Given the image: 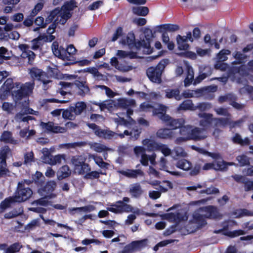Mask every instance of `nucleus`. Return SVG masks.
<instances>
[{
  "label": "nucleus",
  "mask_w": 253,
  "mask_h": 253,
  "mask_svg": "<svg viewBox=\"0 0 253 253\" xmlns=\"http://www.w3.org/2000/svg\"><path fill=\"white\" fill-rule=\"evenodd\" d=\"M76 7L77 3L75 0L67 1L60 8H56L52 10L47 17L46 21L55 20V22L63 25L71 17V11Z\"/></svg>",
  "instance_id": "nucleus-1"
},
{
  "label": "nucleus",
  "mask_w": 253,
  "mask_h": 253,
  "mask_svg": "<svg viewBox=\"0 0 253 253\" xmlns=\"http://www.w3.org/2000/svg\"><path fill=\"white\" fill-rule=\"evenodd\" d=\"M34 86L35 82L34 80L25 84L19 82L15 83L14 90L12 91V93L15 102L17 103L23 97L31 94Z\"/></svg>",
  "instance_id": "nucleus-2"
},
{
  "label": "nucleus",
  "mask_w": 253,
  "mask_h": 253,
  "mask_svg": "<svg viewBox=\"0 0 253 253\" xmlns=\"http://www.w3.org/2000/svg\"><path fill=\"white\" fill-rule=\"evenodd\" d=\"M217 216L216 208L213 206L205 207L200 208L193 213V220L199 225L203 226L206 224L204 217L216 218Z\"/></svg>",
  "instance_id": "nucleus-3"
},
{
  "label": "nucleus",
  "mask_w": 253,
  "mask_h": 253,
  "mask_svg": "<svg viewBox=\"0 0 253 253\" xmlns=\"http://www.w3.org/2000/svg\"><path fill=\"white\" fill-rule=\"evenodd\" d=\"M169 60L164 59L160 62L156 67H150L147 71V75L153 82L160 84L161 83V76L166 66L168 64Z\"/></svg>",
  "instance_id": "nucleus-4"
},
{
  "label": "nucleus",
  "mask_w": 253,
  "mask_h": 253,
  "mask_svg": "<svg viewBox=\"0 0 253 253\" xmlns=\"http://www.w3.org/2000/svg\"><path fill=\"white\" fill-rule=\"evenodd\" d=\"M29 184V181L24 180L19 182L17 191L14 196L17 202H22L29 199L33 194L32 190L28 187H26L25 183Z\"/></svg>",
  "instance_id": "nucleus-5"
},
{
  "label": "nucleus",
  "mask_w": 253,
  "mask_h": 253,
  "mask_svg": "<svg viewBox=\"0 0 253 253\" xmlns=\"http://www.w3.org/2000/svg\"><path fill=\"white\" fill-rule=\"evenodd\" d=\"M38 112L34 111L30 108H25L20 112L16 114L14 117V120L18 124V128L19 129L21 127L26 126L28 121L32 119V117L30 116H27V114L38 115Z\"/></svg>",
  "instance_id": "nucleus-6"
},
{
  "label": "nucleus",
  "mask_w": 253,
  "mask_h": 253,
  "mask_svg": "<svg viewBox=\"0 0 253 253\" xmlns=\"http://www.w3.org/2000/svg\"><path fill=\"white\" fill-rule=\"evenodd\" d=\"M162 112L159 115V118L163 121L166 125L170 127V129H175L183 126L185 123V121L183 118L177 119H173L169 115Z\"/></svg>",
  "instance_id": "nucleus-7"
},
{
  "label": "nucleus",
  "mask_w": 253,
  "mask_h": 253,
  "mask_svg": "<svg viewBox=\"0 0 253 253\" xmlns=\"http://www.w3.org/2000/svg\"><path fill=\"white\" fill-rule=\"evenodd\" d=\"M116 103V107L126 109V114L127 117L131 120L133 123H135L134 120L130 118V116L133 114V111L131 108H133L136 106L135 101L133 99H127L126 98H119Z\"/></svg>",
  "instance_id": "nucleus-8"
},
{
  "label": "nucleus",
  "mask_w": 253,
  "mask_h": 253,
  "mask_svg": "<svg viewBox=\"0 0 253 253\" xmlns=\"http://www.w3.org/2000/svg\"><path fill=\"white\" fill-rule=\"evenodd\" d=\"M28 72L32 79H37L42 83L44 89L48 88L46 85L51 82V81L48 79L46 73L36 67L28 69Z\"/></svg>",
  "instance_id": "nucleus-9"
},
{
  "label": "nucleus",
  "mask_w": 253,
  "mask_h": 253,
  "mask_svg": "<svg viewBox=\"0 0 253 253\" xmlns=\"http://www.w3.org/2000/svg\"><path fill=\"white\" fill-rule=\"evenodd\" d=\"M87 126L93 130L95 134L99 137L105 139H110L112 138H116L119 136V133H116L108 129H102L94 124H88Z\"/></svg>",
  "instance_id": "nucleus-10"
},
{
  "label": "nucleus",
  "mask_w": 253,
  "mask_h": 253,
  "mask_svg": "<svg viewBox=\"0 0 253 253\" xmlns=\"http://www.w3.org/2000/svg\"><path fill=\"white\" fill-rule=\"evenodd\" d=\"M168 107L162 104H158L152 106L148 102L142 103L140 106V111L144 112L152 111L153 115H156L159 118V115L162 112H166Z\"/></svg>",
  "instance_id": "nucleus-11"
},
{
  "label": "nucleus",
  "mask_w": 253,
  "mask_h": 253,
  "mask_svg": "<svg viewBox=\"0 0 253 253\" xmlns=\"http://www.w3.org/2000/svg\"><path fill=\"white\" fill-rule=\"evenodd\" d=\"M71 162L75 167L76 172L81 174L88 171V165L84 163L85 159L83 157L75 156L72 158Z\"/></svg>",
  "instance_id": "nucleus-12"
},
{
  "label": "nucleus",
  "mask_w": 253,
  "mask_h": 253,
  "mask_svg": "<svg viewBox=\"0 0 253 253\" xmlns=\"http://www.w3.org/2000/svg\"><path fill=\"white\" fill-rule=\"evenodd\" d=\"M56 187V183L54 181H49L44 186L39 189L38 193L41 196L48 198L49 199L54 198L56 195L52 192L55 190Z\"/></svg>",
  "instance_id": "nucleus-13"
},
{
  "label": "nucleus",
  "mask_w": 253,
  "mask_h": 253,
  "mask_svg": "<svg viewBox=\"0 0 253 253\" xmlns=\"http://www.w3.org/2000/svg\"><path fill=\"white\" fill-rule=\"evenodd\" d=\"M107 210L116 213H121L123 212H132L133 208L130 205L124 203L123 201H119L116 205L107 208Z\"/></svg>",
  "instance_id": "nucleus-14"
},
{
  "label": "nucleus",
  "mask_w": 253,
  "mask_h": 253,
  "mask_svg": "<svg viewBox=\"0 0 253 253\" xmlns=\"http://www.w3.org/2000/svg\"><path fill=\"white\" fill-rule=\"evenodd\" d=\"M192 126H191L187 125L183 126H182L180 129L181 136L177 138L175 140V143L180 144L188 140L192 139Z\"/></svg>",
  "instance_id": "nucleus-15"
},
{
  "label": "nucleus",
  "mask_w": 253,
  "mask_h": 253,
  "mask_svg": "<svg viewBox=\"0 0 253 253\" xmlns=\"http://www.w3.org/2000/svg\"><path fill=\"white\" fill-rule=\"evenodd\" d=\"M198 117L200 118L199 125L203 127L204 130L209 128L214 122V118H213V115L211 114L199 113Z\"/></svg>",
  "instance_id": "nucleus-16"
},
{
  "label": "nucleus",
  "mask_w": 253,
  "mask_h": 253,
  "mask_svg": "<svg viewBox=\"0 0 253 253\" xmlns=\"http://www.w3.org/2000/svg\"><path fill=\"white\" fill-rule=\"evenodd\" d=\"M15 83L13 84V80L11 78L7 79L4 82L0 89V98L2 100L5 99L7 95L11 89L14 90Z\"/></svg>",
  "instance_id": "nucleus-17"
},
{
  "label": "nucleus",
  "mask_w": 253,
  "mask_h": 253,
  "mask_svg": "<svg viewBox=\"0 0 253 253\" xmlns=\"http://www.w3.org/2000/svg\"><path fill=\"white\" fill-rule=\"evenodd\" d=\"M19 48L22 52L21 56L23 58H27L28 59V63L32 64L35 59L36 55L31 50H29V47L26 44H21L18 46Z\"/></svg>",
  "instance_id": "nucleus-18"
},
{
  "label": "nucleus",
  "mask_w": 253,
  "mask_h": 253,
  "mask_svg": "<svg viewBox=\"0 0 253 253\" xmlns=\"http://www.w3.org/2000/svg\"><path fill=\"white\" fill-rule=\"evenodd\" d=\"M51 48L53 54L59 58L63 60L67 59L69 56L67 55V53L65 49L61 46H59V44L57 42H53Z\"/></svg>",
  "instance_id": "nucleus-19"
},
{
  "label": "nucleus",
  "mask_w": 253,
  "mask_h": 253,
  "mask_svg": "<svg viewBox=\"0 0 253 253\" xmlns=\"http://www.w3.org/2000/svg\"><path fill=\"white\" fill-rule=\"evenodd\" d=\"M148 243L147 239H143L139 241H135L131 242L125 248L126 251L132 252L133 251H139L145 247Z\"/></svg>",
  "instance_id": "nucleus-20"
},
{
  "label": "nucleus",
  "mask_w": 253,
  "mask_h": 253,
  "mask_svg": "<svg viewBox=\"0 0 253 253\" xmlns=\"http://www.w3.org/2000/svg\"><path fill=\"white\" fill-rule=\"evenodd\" d=\"M41 126L42 128L54 133H64L66 132V128L55 125L53 123L51 122L47 123L42 122Z\"/></svg>",
  "instance_id": "nucleus-21"
},
{
  "label": "nucleus",
  "mask_w": 253,
  "mask_h": 253,
  "mask_svg": "<svg viewBox=\"0 0 253 253\" xmlns=\"http://www.w3.org/2000/svg\"><path fill=\"white\" fill-rule=\"evenodd\" d=\"M93 104L99 107L101 111H104L105 109L111 111L116 107V103L115 100H106L101 102H93Z\"/></svg>",
  "instance_id": "nucleus-22"
},
{
  "label": "nucleus",
  "mask_w": 253,
  "mask_h": 253,
  "mask_svg": "<svg viewBox=\"0 0 253 253\" xmlns=\"http://www.w3.org/2000/svg\"><path fill=\"white\" fill-rule=\"evenodd\" d=\"M191 135L192 139L196 140L204 139L207 137L205 130L198 127H192Z\"/></svg>",
  "instance_id": "nucleus-23"
},
{
  "label": "nucleus",
  "mask_w": 253,
  "mask_h": 253,
  "mask_svg": "<svg viewBox=\"0 0 253 253\" xmlns=\"http://www.w3.org/2000/svg\"><path fill=\"white\" fill-rule=\"evenodd\" d=\"M157 164L159 166V169L162 170H165L172 175L179 176L180 173L177 171H171L169 167L167 165V160L164 157H161L160 160L158 161Z\"/></svg>",
  "instance_id": "nucleus-24"
},
{
  "label": "nucleus",
  "mask_w": 253,
  "mask_h": 253,
  "mask_svg": "<svg viewBox=\"0 0 253 253\" xmlns=\"http://www.w3.org/2000/svg\"><path fill=\"white\" fill-rule=\"evenodd\" d=\"M156 135L161 139H171L174 136V132L169 128H162L157 131Z\"/></svg>",
  "instance_id": "nucleus-25"
},
{
  "label": "nucleus",
  "mask_w": 253,
  "mask_h": 253,
  "mask_svg": "<svg viewBox=\"0 0 253 253\" xmlns=\"http://www.w3.org/2000/svg\"><path fill=\"white\" fill-rule=\"evenodd\" d=\"M129 192L132 197L138 198L143 193L144 191L141 185L139 183H136L129 186Z\"/></svg>",
  "instance_id": "nucleus-26"
},
{
  "label": "nucleus",
  "mask_w": 253,
  "mask_h": 253,
  "mask_svg": "<svg viewBox=\"0 0 253 253\" xmlns=\"http://www.w3.org/2000/svg\"><path fill=\"white\" fill-rule=\"evenodd\" d=\"M0 141L5 143L11 144H17L18 143V140H15L12 136L10 131H4L0 137Z\"/></svg>",
  "instance_id": "nucleus-27"
},
{
  "label": "nucleus",
  "mask_w": 253,
  "mask_h": 253,
  "mask_svg": "<svg viewBox=\"0 0 253 253\" xmlns=\"http://www.w3.org/2000/svg\"><path fill=\"white\" fill-rule=\"evenodd\" d=\"M246 66H240V67H233V72L234 74L238 73L242 76H246L248 74L249 71H252L253 72V60L250 61L248 63V69H246Z\"/></svg>",
  "instance_id": "nucleus-28"
},
{
  "label": "nucleus",
  "mask_w": 253,
  "mask_h": 253,
  "mask_svg": "<svg viewBox=\"0 0 253 253\" xmlns=\"http://www.w3.org/2000/svg\"><path fill=\"white\" fill-rule=\"evenodd\" d=\"M214 169L217 170H225L229 166L236 165L233 162L227 163L220 158L214 161Z\"/></svg>",
  "instance_id": "nucleus-29"
},
{
  "label": "nucleus",
  "mask_w": 253,
  "mask_h": 253,
  "mask_svg": "<svg viewBox=\"0 0 253 253\" xmlns=\"http://www.w3.org/2000/svg\"><path fill=\"white\" fill-rule=\"evenodd\" d=\"M141 133L140 129L137 127L133 128L131 130H125L123 133H120L118 135L121 138H124L125 135L130 136L131 138L136 140L138 138L139 134Z\"/></svg>",
  "instance_id": "nucleus-30"
},
{
  "label": "nucleus",
  "mask_w": 253,
  "mask_h": 253,
  "mask_svg": "<svg viewBox=\"0 0 253 253\" xmlns=\"http://www.w3.org/2000/svg\"><path fill=\"white\" fill-rule=\"evenodd\" d=\"M118 172L128 178H136L138 175H143V172L139 169H126L118 171Z\"/></svg>",
  "instance_id": "nucleus-31"
},
{
  "label": "nucleus",
  "mask_w": 253,
  "mask_h": 253,
  "mask_svg": "<svg viewBox=\"0 0 253 253\" xmlns=\"http://www.w3.org/2000/svg\"><path fill=\"white\" fill-rule=\"evenodd\" d=\"M88 145L91 149L98 153H102L111 150V148H108L105 145L99 143L90 142Z\"/></svg>",
  "instance_id": "nucleus-32"
},
{
  "label": "nucleus",
  "mask_w": 253,
  "mask_h": 253,
  "mask_svg": "<svg viewBox=\"0 0 253 253\" xmlns=\"http://www.w3.org/2000/svg\"><path fill=\"white\" fill-rule=\"evenodd\" d=\"M71 173V171L69 167L67 165H64L59 169L57 175L58 179L60 180L69 176Z\"/></svg>",
  "instance_id": "nucleus-33"
},
{
  "label": "nucleus",
  "mask_w": 253,
  "mask_h": 253,
  "mask_svg": "<svg viewBox=\"0 0 253 253\" xmlns=\"http://www.w3.org/2000/svg\"><path fill=\"white\" fill-rule=\"evenodd\" d=\"M66 156L65 154H59L54 156H51L47 163L51 165H56L61 164L62 161H65Z\"/></svg>",
  "instance_id": "nucleus-34"
},
{
  "label": "nucleus",
  "mask_w": 253,
  "mask_h": 253,
  "mask_svg": "<svg viewBox=\"0 0 253 253\" xmlns=\"http://www.w3.org/2000/svg\"><path fill=\"white\" fill-rule=\"evenodd\" d=\"M142 144L147 147L149 151L158 150L159 143H157L154 140L149 139H145L142 141Z\"/></svg>",
  "instance_id": "nucleus-35"
},
{
  "label": "nucleus",
  "mask_w": 253,
  "mask_h": 253,
  "mask_svg": "<svg viewBox=\"0 0 253 253\" xmlns=\"http://www.w3.org/2000/svg\"><path fill=\"white\" fill-rule=\"evenodd\" d=\"M79 88L78 93L81 96H84L89 92V88L85 82H77L74 84Z\"/></svg>",
  "instance_id": "nucleus-36"
},
{
  "label": "nucleus",
  "mask_w": 253,
  "mask_h": 253,
  "mask_svg": "<svg viewBox=\"0 0 253 253\" xmlns=\"http://www.w3.org/2000/svg\"><path fill=\"white\" fill-rule=\"evenodd\" d=\"M166 96L168 98H174L177 100H180L181 99L180 95V91L178 89H168L165 90Z\"/></svg>",
  "instance_id": "nucleus-37"
},
{
  "label": "nucleus",
  "mask_w": 253,
  "mask_h": 253,
  "mask_svg": "<svg viewBox=\"0 0 253 253\" xmlns=\"http://www.w3.org/2000/svg\"><path fill=\"white\" fill-rule=\"evenodd\" d=\"M232 56L236 60V61L232 63V65L242 64L246 61L247 58V56L245 54L237 51L232 53Z\"/></svg>",
  "instance_id": "nucleus-38"
},
{
  "label": "nucleus",
  "mask_w": 253,
  "mask_h": 253,
  "mask_svg": "<svg viewBox=\"0 0 253 253\" xmlns=\"http://www.w3.org/2000/svg\"><path fill=\"white\" fill-rule=\"evenodd\" d=\"M176 42L178 48L180 50H186L189 47V45L187 43V41L184 36H181L178 35L176 37Z\"/></svg>",
  "instance_id": "nucleus-39"
},
{
  "label": "nucleus",
  "mask_w": 253,
  "mask_h": 253,
  "mask_svg": "<svg viewBox=\"0 0 253 253\" xmlns=\"http://www.w3.org/2000/svg\"><path fill=\"white\" fill-rule=\"evenodd\" d=\"M178 110H196V106L194 105L191 100H186L183 101L178 107Z\"/></svg>",
  "instance_id": "nucleus-40"
},
{
  "label": "nucleus",
  "mask_w": 253,
  "mask_h": 253,
  "mask_svg": "<svg viewBox=\"0 0 253 253\" xmlns=\"http://www.w3.org/2000/svg\"><path fill=\"white\" fill-rule=\"evenodd\" d=\"M194 73L193 68L191 67L188 66L187 68L186 77L184 80V84L185 86H189L193 82Z\"/></svg>",
  "instance_id": "nucleus-41"
},
{
  "label": "nucleus",
  "mask_w": 253,
  "mask_h": 253,
  "mask_svg": "<svg viewBox=\"0 0 253 253\" xmlns=\"http://www.w3.org/2000/svg\"><path fill=\"white\" fill-rule=\"evenodd\" d=\"M44 42L42 39V37L40 35L38 37L34 39L31 42V48L34 50L39 49L42 46Z\"/></svg>",
  "instance_id": "nucleus-42"
},
{
  "label": "nucleus",
  "mask_w": 253,
  "mask_h": 253,
  "mask_svg": "<svg viewBox=\"0 0 253 253\" xmlns=\"http://www.w3.org/2000/svg\"><path fill=\"white\" fill-rule=\"evenodd\" d=\"M176 167L184 170H188L191 168L192 164L187 160L181 159L177 162Z\"/></svg>",
  "instance_id": "nucleus-43"
},
{
  "label": "nucleus",
  "mask_w": 253,
  "mask_h": 253,
  "mask_svg": "<svg viewBox=\"0 0 253 253\" xmlns=\"http://www.w3.org/2000/svg\"><path fill=\"white\" fill-rule=\"evenodd\" d=\"M144 34L146 38V42H145V41H143L141 42V44L146 48H149L150 45V39L152 37V32L150 29L145 28L144 30Z\"/></svg>",
  "instance_id": "nucleus-44"
},
{
  "label": "nucleus",
  "mask_w": 253,
  "mask_h": 253,
  "mask_svg": "<svg viewBox=\"0 0 253 253\" xmlns=\"http://www.w3.org/2000/svg\"><path fill=\"white\" fill-rule=\"evenodd\" d=\"M23 211L21 208H19L18 210L14 209L10 212L6 213L4 217L6 219H11L17 217L23 213Z\"/></svg>",
  "instance_id": "nucleus-45"
},
{
  "label": "nucleus",
  "mask_w": 253,
  "mask_h": 253,
  "mask_svg": "<svg viewBox=\"0 0 253 253\" xmlns=\"http://www.w3.org/2000/svg\"><path fill=\"white\" fill-rule=\"evenodd\" d=\"M132 11L136 15L144 16L148 13L149 9L145 6L134 7L132 9Z\"/></svg>",
  "instance_id": "nucleus-46"
},
{
  "label": "nucleus",
  "mask_w": 253,
  "mask_h": 253,
  "mask_svg": "<svg viewBox=\"0 0 253 253\" xmlns=\"http://www.w3.org/2000/svg\"><path fill=\"white\" fill-rule=\"evenodd\" d=\"M86 105L84 102H77L73 110L75 115L81 114L86 108Z\"/></svg>",
  "instance_id": "nucleus-47"
},
{
  "label": "nucleus",
  "mask_w": 253,
  "mask_h": 253,
  "mask_svg": "<svg viewBox=\"0 0 253 253\" xmlns=\"http://www.w3.org/2000/svg\"><path fill=\"white\" fill-rule=\"evenodd\" d=\"M232 139L235 143L239 144L241 145H248L250 143V140L248 138L243 139L239 134H236L233 137Z\"/></svg>",
  "instance_id": "nucleus-48"
},
{
  "label": "nucleus",
  "mask_w": 253,
  "mask_h": 253,
  "mask_svg": "<svg viewBox=\"0 0 253 253\" xmlns=\"http://www.w3.org/2000/svg\"><path fill=\"white\" fill-rule=\"evenodd\" d=\"M89 158L92 159L94 161L96 164H97L99 167L101 168H107V167L108 166V164L103 162L102 158L100 157H98L94 155H92L89 156Z\"/></svg>",
  "instance_id": "nucleus-49"
},
{
  "label": "nucleus",
  "mask_w": 253,
  "mask_h": 253,
  "mask_svg": "<svg viewBox=\"0 0 253 253\" xmlns=\"http://www.w3.org/2000/svg\"><path fill=\"white\" fill-rule=\"evenodd\" d=\"M158 150L161 151L165 157L170 155L172 152L168 145L162 143H159Z\"/></svg>",
  "instance_id": "nucleus-50"
},
{
  "label": "nucleus",
  "mask_w": 253,
  "mask_h": 253,
  "mask_svg": "<svg viewBox=\"0 0 253 253\" xmlns=\"http://www.w3.org/2000/svg\"><path fill=\"white\" fill-rule=\"evenodd\" d=\"M16 202L15 199L13 197H10L7 199H5L0 204V208L3 210H5L6 209L10 207L11 204Z\"/></svg>",
  "instance_id": "nucleus-51"
},
{
  "label": "nucleus",
  "mask_w": 253,
  "mask_h": 253,
  "mask_svg": "<svg viewBox=\"0 0 253 253\" xmlns=\"http://www.w3.org/2000/svg\"><path fill=\"white\" fill-rule=\"evenodd\" d=\"M22 246L19 243H14L6 248L5 253H16L19 251Z\"/></svg>",
  "instance_id": "nucleus-52"
},
{
  "label": "nucleus",
  "mask_w": 253,
  "mask_h": 253,
  "mask_svg": "<svg viewBox=\"0 0 253 253\" xmlns=\"http://www.w3.org/2000/svg\"><path fill=\"white\" fill-rule=\"evenodd\" d=\"M216 126H225L227 124L230 125V120L229 118H215L214 122Z\"/></svg>",
  "instance_id": "nucleus-53"
},
{
  "label": "nucleus",
  "mask_w": 253,
  "mask_h": 253,
  "mask_svg": "<svg viewBox=\"0 0 253 253\" xmlns=\"http://www.w3.org/2000/svg\"><path fill=\"white\" fill-rule=\"evenodd\" d=\"M172 188L173 186L171 182L169 181H164L163 184L159 185V188H156V189L162 192H166L168 191L169 189H172Z\"/></svg>",
  "instance_id": "nucleus-54"
},
{
  "label": "nucleus",
  "mask_w": 253,
  "mask_h": 253,
  "mask_svg": "<svg viewBox=\"0 0 253 253\" xmlns=\"http://www.w3.org/2000/svg\"><path fill=\"white\" fill-rule=\"evenodd\" d=\"M172 188L173 186L171 182L169 181H164L163 184L159 185V188H156V189L162 192H166L168 191L169 189H172Z\"/></svg>",
  "instance_id": "nucleus-55"
},
{
  "label": "nucleus",
  "mask_w": 253,
  "mask_h": 253,
  "mask_svg": "<svg viewBox=\"0 0 253 253\" xmlns=\"http://www.w3.org/2000/svg\"><path fill=\"white\" fill-rule=\"evenodd\" d=\"M235 217H241L244 216H253V211H249L246 209L237 210L235 212Z\"/></svg>",
  "instance_id": "nucleus-56"
},
{
  "label": "nucleus",
  "mask_w": 253,
  "mask_h": 253,
  "mask_svg": "<svg viewBox=\"0 0 253 253\" xmlns=\"http://www.w3.org/2000/svg\"><path fill=\"white\" fill-rule=\"evenodd\" d=\"M135 41V37L134 34L130 33L124 39L122 40V43L123 44H127L131 45L133 44Z\"/></svg>",
  "instance_id": "nucleus-57"
},
{
  "label": "nucleus",
  "mask_w": 253,
  "mask_h": 253,
  "mask_svg": "<svg viewBox=\"0 0 253 253\" xmlns=\"http://www.w3.org/2000/svg\"><path fill=\"white\" fill-rule=\"evenodd\" d=\"M212 107L211 103L209 102H202L198 103L196 106V109L201 111H208Z\"/></svg>",
  "instance_id": "nucleus-58"
},
{
  "label": "nucleus",
  "mask_w": 253,
  "mask_h": 253,
  "mask_svg": "<svg viewBox=\"0 0 253 253\" xmlns=\"http://www.w3.org/2000/svg\"><path fill=\"white\" fill-rule=\"evenodd\" d=\"M172 152L178 157H185L187 155L184 149L179 146L174 147Z\"/></svg>",
  "instance_id": "nucleus-59"
},
{
  "label": "nucleus",
  "mask_w": 253,
  "mask_h": 253,
  "mask_svg": "<svg viewBox=\"0 0 253 253\" xmlns=\"http://www.w3.org/2000/svg\"><path fill=\"white\" fill-rule=\"evenodd\" d=\"M95 88H99L102 90H104L106 94L109 97H113L116 95V93L114 92L110 88L103 85H97L95 86Z\"/></svg>",
  "instance_id": "nucleus-60"
},
{
  "label": "nucleus",
  "mask_w": 253,
  "mask_h": 253,
  "mask_svg": "<svg viewBox=\"0 0 253 253\" xmlns=\"http://www.w3.org/2000/svg\"><path fill=\"white\" fill-rule=\"evenodd\" d=\"M10 153V150L7 146H4L0 149V161H6L7 156Z\"/></svg>",
  "instance_id": "nucleus-61"
},
{
  "label": "nucleus",
  "mask_w": 253,
  "mask_h": 253,
  "mask_svg": "<svg viewBox=\"0 0 253 253\" xmlns=\"http://www.w3.org/2000/svg\"><path fill=\"white\" fill-rule=\"evenodd\" d=\"M231 52L228 49H222L217 54V59L221 61H224L227 59V55H229Z\"/></svg>",
  "instance_id": "nucleus-62"
},
{
  "label": "nucleus",
  "mask_w": 253,
  "mask_h": 253,
  "mask_svg": "<svg viewBox=\"0 0 253 253\" xmlns=\"http://www.w3.org/2000/svg\"><path fill=\"white\" fill-rule=\"evenodd\" d=\"M2 109L7 113H12L15 106L12 104L7 102H4L2 105Z\"/></svg>",
  "instance_id": "nucleus-63"
},
{
  "label": "nucleus",
  "mask_w": 253,
  "mask_h": 253,
  "mask_svg": "<svg viewBox=\"0 0 253 253\" xmlns=\"http://www.w3.org/2000/svg\"><path fill=\"white\" fill-rule=\"evenodd\" d=\"M236 160L239 162L240 166H244L250 163L249 158L244 155L238 156L237 157Z\"/></svg>",
  "instance_id": "nucleus-64"
}]
</instances>
